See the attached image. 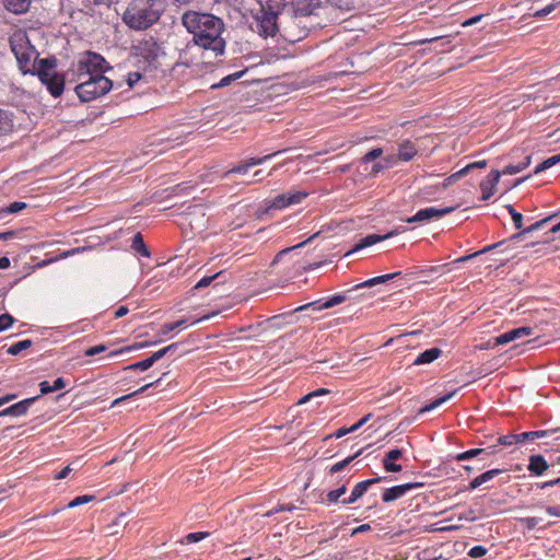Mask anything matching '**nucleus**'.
Segmentation results:
<instances>
[{
	"instance_id": "obj_1",
	"label": "nucleus",
	"mask_w": 560,
	"mask_h": 560,
	"mask_svg": "<svg viewBox=\"0 0 560 560\" xmlns=\"http://www.w3.org/2000/svg\"><path fill=\"white\" fill-rule=\"evenodd\" d=\"M10 46L24 73L36 71L51 95L59 96L62 93L65 83L55 72L56 59H38V52L31 44L30 33L23 30L15 31L10 37Z\"/></svg>"
},
{
	"instance_id": "obj_2",
	"label": "nucleus",
	"mask_w": 560,
	"mask_h": 560,
	"mask_svg": "<svg viewBox=\"0 0 560 560\" xmlns=\"http://www.w3.org/2000/svg\"><path fill=\"white\" fill-rule=\"evenodd\" d=\"M182 23L192 35V44L211 54L214 58L225 52L226 42L222 37L225 30L222 19L205 12L188 11L182 15Z\"/></svg>"
},
{
	"instance_id": "obj_3",
	"label": "nucleus",
	"mask_w": 560,
	"mask_h": 560,
	"mask_svg": "<svg viewBox=\"0 0 560 560\" xmlns=\"http://www.w3.org/2000/svg\"><path fill=\"white\" fill-rule=\"evenodd\" d=\"M164 12L162 0H131L122 13V22L131 30L147 31Z\"/></svg>"
},
{
	"instance_id": "obj_4",
	"label": "nucleus",
	"mask_w": 560,
	"mask_h": 560,
	"mask_svg": "<svg viewBox=\"0 0 560 560\" xmlns=\"http://www.w3.org/2000/svg\"><path fill=\"white\" fill-rule=\"evenodd\" d=\"M285 14L282 3L268 0L254 15L255 31L261 37H273L279 33L278 19Z\"/></svg>"
},
{
	"instance_id": "obj_5",
	"label": "nucleus",
	"mask_w": 560,
	"mask_h": 560,
	"mask_svg": "<svg viewBox=\"0 0 560 560\" xmlns=\"http://www.w3.org/2000/svg\"><path fill=\"white\" fill-rule=\"evenodd\" d=\"M113 88V82L104 75V73L94 74L83 79L79 83L74 91L81 103L91 102L104 94H106Z\"/></svg>"
},
{
	"instance_id": "obj_6",
	"label": "nucleus",
	"mask_w": 560,
	"mask_h": 560,
	"mask_svg": "<svg viewBox=\"0 0 560 560\" xmlns=\"http://www.w3.org/2000/svg\"><path fill=\"white\" fill-rule=\"evenodd\" d=\"M107 69L109 66L103 56L94 51H84L78 57L75 74L78 80H83L104 73Z\"/></svg>"
},
{
	"instance_id": "obj_7",
	"label": "nucleus",
	"mask_w": 560,
	"mask_h": 560,
	"mask_svg": "<svg viewBox=\"0 0 560 560\" xmlns=\"http://www.w3.org/2000/svg\"><path fill=\"white\" fill-rule=\"evenodd\" d=\"M288 15L307 16L316 13L322 7L320 0H294L291 4H282Z\"/></svg>"
},
{
	"instance_id": "obj_8",
	"label": "nucleus",
	"mask_w": 560,
	"mask_h": 560,
	"mask_svg": "<svg viewBox=\"0 0 560 560\" xmlns=\"http://www.w3.org/2000/svg\"><path fill=\"white\" fill-rule=\"evenodd\" d=\"M455 209H456V207H445L442 209L430 207V208L421 209L415 215L408 218L406 220V222L415 223V222L428 221L433 218H442V217L453 212Z\"/></svg>"
},
{
	"instance_id": "obj_9",
	"label": "nucleus",
	"mask_w": 560,
	"mask_h": 560,
	"mask_svg": "<svg viewBox=\"0 0 560 560\" xmlns=\"http://www.w3.org/2000/svg\"><path fill=\"white\" fill-rule=\"evenodd\" d=\"M136 54L148 61L155 60L159 56L160 46L153 37L142 39L135 47Z\"/></svg>"
},
{
	"instance_id": "obj_10",
	"label": "nucleus",
	"mask_w": 560,
	"mask_h": 560,
	"mask_svg": "<svg viewBox=\"0 0 560 560\" xmlns=\"http://www.w3.org/2000/svg\"><path fill=\"white\" fill-rule=\"evenodd\" d=\"M420 487H422V483L420 482H409L388 488L383 492L382 500L385 503L395 501L404 497L408 491Z\"/></svg>"
},
{
	"instance_id": "obj_11",
	"label": "nucleus",
	"mask_w": 560,
	"mask_h": 560,
	"mask_svg": "<svg viewBox=\"0 0 560 560\" xmlns=\"http://www.w3.org/2000/svg\"><path fill=\"white\" fill-rule=\"evenodd\" d=\"M383 479H385V478L384 477H377V478L368 479V480H364V481H361V482L357 483L355 487L353 488L350 497L347 498V499H343L341 501L342 504H352V503H354L357 500H359L369 490V488L372 485L378 483Z\"/></svg>"
},
{
	"instance_id": "obj_12",
	"label": "nucleus",
	"mask_w": 560,
	"mask_h": 560,
	"mask_svg": "<svg viewBox=\"0 0 560 560\" xmlns=\"http://www.w3.org/2000/svg\"><path fill=\"white\" fill-rule=\"evenodd\" d=\"M533 332V328L530 327H518L515 329H512L510 331H506L494 339V346H501L509 343L513 340L521 339L526 336H530Z\"/></svg>"
},
{
	"instance_id": "obj_13",
	"label": "nucleus",
	"mask_w": 560,
	"mask_h": 560,
	"mask_svg": "<svg viewBox=\"0 0 560 560\" xmlns=\"http://www.w3.org/2000/svg\"><path fill=\"white\" fill-rule=\"evenodd\" d=\"M500 177H501V172L494 170V171L490 172V174L487 176L486 180L480 183V188L482 191L481 200L486 201L493 196L495 186L499 183Z\"/></svg>"
},
{
	"instance_id": "obj_14",
	"label": "nucleus",
	"mask_w": 560,
	"mask_h": 560,
	"mask_svg": "<svg viewBox=\"0 0 560 560\" xmlns=\"http://www.w3.org/2000/svg\"><path fill=\"white\" fill-rule=\"evenodd\" d=\"M398 234V231L397 230H393L390 232H388L387 234H384V235H377V234H369L366 235L365 237L361 238L359 243H357L353 247V249L351 252H349L348 254H351L352 252H357L359 249H362L364 247H369V246H372L381 241H384V240H387L394 235H397Z\"/></svg>"
},
{
	"instance_id": "obj_15",
	"label": "nucleus",
	"mask_w": 560,
	"mask_h": 560,
	"mask_svg": "<svg viewBox=\"0 0 560 560\" xmlns=\"http://www.w3.org/2000/svg\"><path fill=\"white\" fill-rule=\"evenodd\" d=\"M402 456V451L395 448L386 453L382 463L383 467L388 472H399L402 470L401 465L395 464L393 460H397Z\"/></svg>"
},
{
	"instance_id": "obj_16",
	"label": "nucleus",
	"mask_w": 560,
	"mask_h": 560,
	"mask_svg": "<svg viewBox=\"0 0 560 560\" xmlns=\"http://www.w3.org/2000/svg\"><path fill=\"white\" fill-rule=\"evenodd\" d=\"M345 301H346V295L345 294H336V295L329 298L326 302L319 304L317 307H315L317 302H312V303H307L305 305H302V306L295 308V312H300V311H303V310L308 308V307H314L315 310H318V311L326 310V308H330V307H334L336 305H339V304H341Z\"/></svg>"
},
{
	"instance_id": "obj_17",
	"label": "nucleus",
	"mask_w": 560,
	"mask_h": 560,
	"mask_svg": "<svg viewBox=\"0 0 560 560\" xmlns=\"http://www.w3.org/2000/svg\"><path fill=\"white\" fill-rule=\"evenodd\" d=\"M331 7L342 12H353L363 8V0H328Z\"/></svg>"
},
{
	"instance_id": "obj_18",
	"label": "nucleus",
	"mask_w": 560,
	"mask_h": 560,
	"mask_svg": "<svg viewBox=\"0 0 560 560\" xmlns=\"http://www.w3.org/2000/svg\"><path fill=\"white\" fill-rule=\"evenodd\" d=\"M37 399V397H32V398H27V399H24L15 405H12L11 407L4 409L3 411L0 412V417L1 416H7V415H11V416H22L24 415L28 407Z\"/></svg>"
},
{
	"instance_id": "obj_19",
	"label": "nucleus",
	"mask_w": 560,
	"mask_h": 560,
	"mask_svg": "<svg viewBox=\"0 0 560 560\" xmlns=\"http://www.w3.org/2000/svg\"><path fill=\"white\" fill-rule=\"evenodd\" d=\"M527 468L532 474L541 476L549 468V465L542 455L537 454L529 457V464Z\"/></svg>"
},
{
	"instance_id": "obj_20",
	"label": "nucleus",
	"mask_w": 560,
	"mask_h": 560,
	"mask_svg": "<svg viewBox=\"0 0 560 560\" xmlns=\"http://www.w3.org/2000/svg\"><path fill=\"white\" fill-rule=\"evenodd\" d=\"M187 215L190 218L189 225L191 226V229L205 228V220H203L205 212H203L202 207H200V206L189 207V212L187 213Z\"/></svg>"
},
{
	"instance_id": "obj_21",
	"label": "nucleus",
	"mask_w": 560,
	"mask_h": 560,
	"mask_svg": "<svg viewBox=\"0 0 560 560\" xmlns=\"http://www.w3.org/2000/svg\"><path fill=\"white\" fill-rule=\"evenodd\" d=\"M503 470L502 469H490V470H487L486 472L477 476L476 478H474L469 486H468V489L469 490H474L478 487H480L481 485L492 480L494 477L499 476L500 474H502Z\"/></svg>"
},
{
	"instance_id": "obj_22",
	"label": "nucleus",
	"mask_w": 560,
	"mask_h": 560,
	"mask_svg": "<svg viewBox=\"0 0 560 560\" xmlns=\"http://www.w3.org/2000/svg\"><path fill=\"white\" fill-rule=\"evenodd\" d=\"M417 153H418V150L415 147V144L409 140H405L399 144L397 158H398V160L408 162V161L412 160V158Z\"/></svg>"
},
{
	"instance_id": "obj_23",
	"label": "nucleus",
	"mask_w": 560,
	"mask_h": 560,
	"mask_svg": "<svg viewBox=\"0 0 560 560\" xmlns=\"http://www.w3.org/2000/svg\"><path fill=\"white\" fill-rule=\"evenodd\" d=\"M495 452H497L495 446H489L486 448H471L469 451L457 454L455 459L457 462H463V460H467V459L477 457L481 454L492 455Z\"/></svg>"
},
{
	"instance_id": "obj_24",
	"label": "nucleus",
	"mask_w": 560,
	"mask_h": 560,
	"mask_svg": "<svg viewBox=\"0 0 560 560\" xmlns=\"http://www.w3.org/2000/svg\"><path fill=\"white\" fill-rule=\"evenodd\" d=\"M441 353L442 350L440 348H430L417 357V359L413 361V365L431 363L434 360H436L441 355Z\"/></svg>"
},
{
	"instance_id": "obj_25",
	"label": "nucleus",
	"mask_w": 560,
	"mask_h": 560,
	"mask_svg": "<svg viewBox=\"0 0 560 560\" xmlns=\"http://www.w3.org/2000/svg\"><path fill=\"white\" fill-rule=\"evenodd\" d=\"M3 5L15 14L24 13L31 4V0H2Z\"/></svg>"
},
{
	"instance_id": "obj_26",
	"label": "nucleus",
	"mask_w": 560,
	"mask_h": 560,
	"mask_svg": "<svg viewBox=\"0 0 560 560\" xmlns=\"http://www.w3.org/2000/svg\"><path fill=\"white\" fill-rule=\"evenodd\" d=\"M12 114L0 109V136H5L13 130Z\"/></svg>"
},
{
	"instance_id": "obj_27",
	"label": "nucleus",
	"mask_w": 560,
	"mask_h": 560,
	"mask_svg": "<svg viewBox=\"0 0 560 560\" xmlns=\"http://www.w3.org/2000/svg\"><path fill=\"white\" fill-rule=\"evenodd\" d=\"M65 386H66V381L62 377H58L57 380H55L52 385H50L47 381L40 382L39 383L40 395H46V394H49L52 392H57L59 389L65 388Z\"/></svg>"
},
{
	"instance_id": "obj_28",
	"label": "nucleus",
	"mask_w": 560,
	"mask_h": 560,
	"mask_svg": "<svg viewBox=\"0 0 560 560\" xmlns=\"http://www.w3.org/2000/svg\"><path fill=\"white\" fill-rule=\"evenodd\" d=\"M552 219V217H548V218H545L542 220H539L537 222H535L534 224L529 225L528 228L524 229L523 231H521L520 233L513 235V240H522L523 236H525L526 234L528 233H532L534 231H537L539 229H542L546 226V224Z\"/></svg>"
},
{
	"instance_id": "obj_29",
	"label": "nucleus",
	"mask_w": 560,
	"mask_h": 560,
	"mask_svg": "<svg viewBox=\"0 0 560 560\" xmlns=\"http://www.w3.org/2000/svg\"><path fill=\"white\" fill-rule=\"evenodd\" d=\"M399 275H400V272H394V273H387L384 276H378V277L369 279V280L358 284L355 288L373 287V285H376L380 283H384V282H387L388 280L396 278Z\"/></svg>"
},
{
	"instance_id": "obj_30",
	"label": "nucleus",
	"mask_w": 560,
	"mask_h": 560,
	"mask_svg": "<svg viewBox=\"0 0 560 560\" xmlns=\"http://www.w3.org/2000/svg\"><path fill=\"white\" fill-rule=\"evenodd\" d=\"M131 248L144 257L150 256V252L148 250V248L143 242L141 233H137L133 236Z\"/></svg>"
},
{
	"instance_id": "obj_31",
	"label": "nucleus",
	"mask_w": 560,
	"mask_h": 560,
	"mask_svg": "<svg viewBox=\"0 0 560 560\" xmlns=\"http://www.w3.org/2000/svg\"><path fill=\"white\" fill-rule=\"evenodd\" d=\"M315 236H317V233L312 235L311 237H308L306 241H303L301 243H299L298 245H294V246H291V247H288V248H284L282 250H280L273 258V260L271 261V266L278 264L285 255H288L290 252H292L293 249L295 248H300V247H303L306 243H308L311 240H313Z\"/></svg>"
},
{
	"instance_id": "obj_32",
	"label": "nucleus",
	"mask_w": 560,
	"mask_h": 560,
	"mask_svg": "<svg viewBox=\"0 0 560 560\" xmlns=\"http://www.w3.org/2000/svg\"><path fill=\"white\" fill-rule=\"evenodd\" d=\"M560 162V154L550 156L535 167L534 173L539 174Z\"/></svg>"
},
{
	"instance_id": "obj_33",
	"label": "nucleus",
	"mask_w": 560,
	"mask_h": 560,
	"mask_svg": "<svg viewBox=\"0 0 560 560\" xmlns=\"http://www.w3.org/2000/svg\"><path fill=\"white\" fill-rule=\"evenodd\" d=\"M456 390H453L452 393L441 397V398H438L435 400H433L431 404L429 405H425L424 407H422L420 409V413H423V412H428V411H431L433 410L434 408L441 406L442 404H444L445 401H447L448 399H451L454 395H455Z\"/></svg>"
},
{
	"instance_id": "obj_34",
	"label": "nucleus",
	"mask_w": 560,
	"mask_h": 560,
	"mask_svg": "<svg viewBox=\"0 0 560 560\" xmlns=\"http://www.w3.org/2000/svg\"><path fill=\"white\" fill-rule=\"evenodd\" d=\"M487 166L486 160L476 161L467 164L465 167L454 173V176H465L474 168H485Z\"/></svg>"
},
{
	"instance_id": "obj_35",
	"label": "nucleus",
	"mask_w": 560,
	"mask_h": 560,
	"mask_svg": "<svg viewBox=\"0 0 560 560\" xmlns=\"http://www.w3.org/2000/svg\"><path fill=\"white\" fill-rule=\"evenodd\" d=\"M32 346V341L30 339H25L12 345L8 349V353L11 355H18L21 351L28 349Z\"/></svg>"
},
{
	"instance_id": "obj_36",
	"label": "nucleus",
	"mask_w": 560,
	"mask_h": 560,
	"mask_svg": "<svg viewBox=\"0 0 560 560\" xmlns=\"http://www.w3.org/2000/svg\"><path fill=\"white\" fill-rule=\"evenodd\" d=\"M362 453V450H360L359 452H357L353 456H350L339 463H336L335 465H332L329 469V472L332 475L335 472H338L340 470H342L346 466H348L354 458H357L358 456H360Z\"/></svg>"
},
{
	"instance_id": "obj_37",
	"label": "nucleus",
	"mask_w": 560,
	"mask_h": 560,
	"mask_svg": "<svg viewBox=\"0 0 560 560\" xmlns=\"http://www.w3.org/2000/svg\"><path fill=\"white\" fill-rule=\"evenodd\" d=\"M329 393H330V390L327 388H318V389L311 392L307 395L303 396L298 401V405L306 404L307 401L312 400L313 398L325 396V395H328Z\"/></svg>"
},
{
	"instance_id": "obj_38",
	"label": "nucleus",
	"mask_w": 560,
	"mask_h": 560,
	"mask_svg": "<svg viewBox=\"0 0 560 560\" xmlns=\"http://www.w3.org/2000/svg\"><path fill=\"white\" fill-rule=\"evenodd\" d=\"M284 151H285V150H279V151H276V152H273V153H271V154H267V155H265V156H262V158H249V159H247L245 162H246V164H247V166H248V167L256 166V165H260V164H262L264 162H266V161L270 160L272 156L278 155V154H280V153H282V152H284Z\"/></svg>"
},
{
	"instance_id": "obj_39",
	"label": "nucleus",
	"mask_w": 560,
	"mask_h": 560,
	"mask_svg": "<svg viewBox=\"0 0 560 560\" xmlns=\"http://www.w3.org/2000/svg\"><path fill=\"white\" fill-rule=\"evenodd\" d=\"M500 245V243H497V244H493V245H489V246H486L483 247L482 249L478 250V252H475L470 255H466V256H463V257H459L457 259L454 260V262H465V261H468L469 259L474 258V257H477L483 253H487V252H490L491 249L498 247Z\"/></svg>"
},
{
	"instance_id": "obj_40",
	"label": "nucleus",
	"mask_w": 560,
	"mask_h": 560,
	"mask_svg": "<svg viewBox=\"0 0 560 560\" xmlns=\"http://www.w3.org/2000/svg\"><path fill=\"white\" fill-rule=\"evenodd\" d=\"M451 38H452L451 36H440V37L423 39L420 43L421 44L439 43L440 51H444V47L451 44V42H452Z\"/></svg>"
},
{
	"instance_id": "obj_41",
	"label": "nucleus",
	"mask_w": 560,
	"mask_h": 560,
	"mask_svg": "<svg viewBox=\"0 0 560 560\" xmlns=\"http://www.w3.org/2000/svg\"><path fill=\"white\" fill-rule=\"evenodd\" d=\"M160 381H161V378L156 380L155 382L148 383V384L143 385L141 388H139V389L135 390L133 393H131V394H129V395H126V396H122V397H120V398L115 399V400H114V402H113V406H114V405L119 404L120 401H122V400H125V399H128V398H130V397H132V396H136V395H138V394H140V393L145 392V390H147L148 388H150L151 386H153V385H155V384L160 383Z\"/></svg>"
},
{
	"instance_id": "obj_42",
	"label": "nucleus",
	"mask_w": 560,
	"mask_h": 560,
	"mask_svg": "<svg viewBox=\"0 0 560 560\" xmlns=\"http://www.w3.org/2000/svg\"><path fill=\"white\" fill-rule=\"evenodd\" d=\"M243 74H244V71H238V72L232 73L230 75H226L223 79H221V81L218 84H214L212 88H224V86H228L233 81L242 78Z\"/></svg>"
},
{
	"instance_id": "obj_43",
	"label": "nucleus",
	"mask_w": 560,
	"mask_h": 560,
	"mask_svg": "<svg viewBox=\"0 0 560 560\" xmlns=\"http://www.w3.org/2000/svg\"><path fill=\"white\" fill-rule=\"evenodd\" d=\"M153 365L152 361L150 360V358H147L142 361H139V362H136L133 364H130L128 365L127 368H125L126 370H132V371H147L149 370L151 366Z\"/></svg>"
},
{
	"instance_id": "obj_44",
	"label": "nucleus",
	"mask_w": 560,
	"mask_h": 560,
	"mask_svg": "<svg viewBox=\"0 0 560 560\" xmlns=\"http://www.w3.org/2000/svg\"><path fill=\"white\" fill-rule=\"evenodd\" d=\"M506 209H508L509 213H510V214H511V217H512V220H513V222H514L515 228H516L517 230H521V229H522V226H523V215H522V213L517 212V211L513 208V206H511V205H508V206H506Z\"/></svg>"
},
{
	"instance_id": "obj_45",
	"label": "nucleus",
	"mask_w": 560,
	"mask_h": 560,
	"mask_svg": "<svg viewBox=\"0 0 560 560\" xmlns=\"http://www.w3.org/2000/svg\"><path fill=\"white\" fill-rule=\"evenodd\" d=\"M248 166L246 164V162H242L237 165H235L234 167H232L231 170L224 172L221 176L222 179H226L229 177L230 174H233V173H238V174H246L247 171H248Z\"/></svg>"
},
{
	"instance_id": "obj_46",
	"label": "nucleus",
	"mask_w": 560,
	"mask_h": 560,
	"mask_svg": "<svg viewBox=\"0 0 560 560\" xmlns=\"http://www.w3.org/2000/svg\"><path fill=\"white\" fill-rule=\"evenodd\" d=\"M287 194L278 195L270 203V209H283L288 207Z\"/></svg>"
},
{
	"instance_id": "obj_47",
	"label": "nucleus",
	"mask_w": 560,
	"mask_h": 560,
	"mask_svg": "<svg viewBox=\"0 0 560 560\" xmlns=\"http://www.w3.org/2000/svg\"><path fill=\"white\" fill-rule=\"evenodd\" d=\"M347 492V487L346 485H342L341 487H339L338 489H335V490H331L327 493V500L329 502H337L339 500L340 497H342L345 493Z\"/></svg>"
},
{
	"instance_id": "obj_48",
	"label": "nucleus",
	"mask_w": 560,
	"mask_h": 560,
	"mask_svg": "<svg viewBox=\"0 0 560 560\" xmlns=\"http://www.w3.org/2000/svg\"><path fill=\"white\" fill-rule=\"evenodd\" d=\"M95 500H96V497L93 494L79 495V497H75L74 499H72V508L79 506V505H82L85 503L94 502Z\"/></svg>"
},
{
	"instance_id": "obj_49",
	"label": "nucleus",
	"mask_w": 560,
	"mask_h": 560,
	"mask_svg": "<svg viewBox=\"0 0 560 560\" xmlns=\"http://www.w3.org/2000/svg\"><path fill=\"white\" fill-rule=\"evenodd\" d=\"M498 442L500 445H503V446H511L513 444H520L517 434L502 435L498 439Z\"/></svg>"
},
{
	"instance_id": "obj_50",
	"label": "nucleus",
	"mask_w": 560,
	"mask_h": 560,
	"mask_svg": "<svg viewBox=\"0 0 560 560\" xmlns=\"http://www.w3.org/2000/svg\"><path fill=\"white\" fill-rule=\"evenodd\" d=\"M306 196L307 195L302 191L289 192V194H287L288 205L290 206V205L300 203Z\"/></svg>"
},
{
	"instance_id": "obj_51",
	"label": "nucleus",
	"mask_w": 560,
	"mask_h": 560,
	"mask_svg": "<svg viewBox=\"0 0 560 560\" xmlns=\"http://www.w3.org/2000/svg\"><path fill=\"white\" fill-rule=\"evenodd\" d=\"M69 255V252L65 250L62 252L60 255L58 256H55V257H51V258H47V259H43L42 261L37 262L36 267L37 268H43L45 266H48L52 262H56L57 260L61 259V258H67Z\"/></svg>"
},
{
	"instance_id": "obj_52",
	"label": "nucleus",
	"mask_w": 560,
	"mask_h": 560,
	"mask_svg": "<svg viewBox=\"0 0 560 560\" xmlns=\"http://www.w3.org/2000/svg\"><path fill=\"white\" fill-rule=\"evenodd\" d=\"M221 275V271L220 272H217L214 273L213 276H208V277H203L202 279H200L196 285L194 287V289H202V288H206L208 285L211 284V282L217 279L218 277H220Z\"/></svg>"
},
{
	"instance_id": "obj_53",
	"label": "nucleus",
	"mask_w": 560,
	"mask_h": 560,
	"mask_svg": "<svg viewBox=\"0 0 560 560\" xmlns=\"http://www.w3.org/2000/svg\"><path fill=\"white\" fill-rule=\"evenodd\" d=\"M383 153V150L381 148H375L371 151H369L363 158L362 163H369L371 161H374L375 159L380 158Z\"/></svg>"
},
{
	"instance_id": "obj_54",
	"label": "nucleus",
	"mask_w": 560,
	"mask_h": 560,
	"mask_svg": "<svg viewBox=\"0 0 560 560\" xmlns=\"http://www.w3.org/2000/svg\"><path fill=\"white\" fill-rule=\"evenodd\" d=\"M13 322H14V319L10 314H8V313L1 314L0 315V331L8 329L13 324Z\"/></svg>"
},
{
	"instance_id": "obj_55",
	"label": "nucleus",
	"mask_w": 560,
	"mask_h": 560,
	"mask_svg": "<svg viewBox=\"0 0 560 560\" xmlns=\"http://www.w3.org/2000/svg\"><path fill=\"white\" fill-rule=\"evenodd\" d=\"M106 350H107V347L105 345H97V346H94V347H91V348L84 350L83 353L85 357H93V355L102 353Z\"/></svg>"
},
{
	"instance_id": "obj_56",
	"label": "nucleus",
	"mask_w": 560,
	"mask_h": 560,
	"mask_svg": "<svg viewBox=\"0 0 560 560\" xmlns=\"http://www.w3.org/2000/svg\"><path fill=\"white\" fill-rule=\"evenodd\" d=\"M488 552L487 548L482 546H475L468 551V556L471 558H480L486 556Z\"/></svg>"
},
{
	"instance_id": "obj_57",
	"label": "nucleus",
	"mask_w": 560,
	"mask_h": 560,
	"mask_svg": "<svg viewBox=\"0 0 560 560\" xmlns=\"http://www.w3.org/2000/svg\"><path fill=\"white\" fill-rule=\"evenodd\" d=\"M208 533L197 532V533H190L186 536L187 542H197L207 537Z\"/></svg>"
},
{
	"instance_id": "obj_58",
	"label": "nucleus",
	"mask_w": 560,
	"mask_h": 560,
	"mask_svg": "<svg viewBox=\"0 0 560 560\" xmlns=\"http://www.w3.org/2000/svg\"><path fill=\"white\" fill-rule=\"evenodd\" d=\"M540 518L539 517H525L522 520V522L525 524L526 528L532 530L534 529L539 523H540Z\"/></svg>"
},
{
	"instance_id": "obj_59",
	"label": "nucleus",
	"mask_w": 560,
	"mask_h": 560,
	"mask_svg": "<svg viewBox=\"0 0 560 560\" xmlns=\"http://www.w3.org/2000/svg\"><path fill=\"white\" fill-rule=\"evenodd\" d=\"M522 171H523V168H521L520 163L516 165L511 164V165H508L506 167H504V170L501 172V174L513 175V174L520 173Z\"/></svg>"
},
{
	"instance_id": "obj_60",
	"label": "nucleus",
	"mask_w": 560,
	"mask_h": 560,
	"mask_svg": "<svg viewBox=\"0 0 560 560\" xmlns=\"http://www.w3.org/2000/svg\"><path fill=\"white\" fill-rule=\"evenodd\" d=\"M26 208V203L25 202H13L11 203L8 208H7V211L10 212V213H15V212H19L23 209Z\"/></svg>"
},
{
	"instance_id": "obj_61",
	"label": "nucleus",
	"mask_w": 560,
	"mask_h": 560,
	"mask_svg": "<svg viewBox=\"0 0 560 560\" xmlns=\"http://www.w3.org/2000/svg\"><path fill=\"white\" fill-rule=\"evenodd\" d=\"M558 431H559L558 429H555V430H539V431H532V432H533V436H534V441H535L536 439L549 436L551 433H555Z\"/></svg>"
},
{
	"instance_id": "obj_62",
	"label": "nucleus",
	"mask_w": 560,
	"mask_h": 560,
	"mask_svg": "<svg viewBox=\"0 0 560 560\" xmlns=\"http://www.w3.org/2000/svg\"><path fill=\"white\" fill-rule=\"evenodd\" d=\"M555 9V4H549L545 8H542L541 10H538L536 13H535V16L537 18H544L548 14H550Z\"/></svg>"
},
{
	"instance_id": "obj_63",
	"label": "nucleus",
	"mask_w": 560,
	"mask_h": 560,
	"mask_svg": "<svg viewBox=\"0 0 560 560\" xmlns=\"http://www.w3.org/2000/svg\"><path fill=\"white\" fill-rule=\"evenodd\" d=\"M371 418L372 413H368L364 417H362L355 424L351 425L353 432L361 428L363 424H365Z\"/></svg>"
},
{
	"instance_id": "obj_64",
	"label": "nucleus",
	"mask_w": 560,
	"mask_h": 560,
	"mask_svg": "<svg viewBox=\"0 0 560 560\" xmlns=\"http://www.w3.org/2000/svg\"><path fill=\"white\" fill-rule=\"evenodd\" d=\"M165 355H166V351L164 349H161V350L152 353L149 358L152 361V363L154 364L155 362H158L160 359H162Z\"/></svg>"
}]
</instances>
